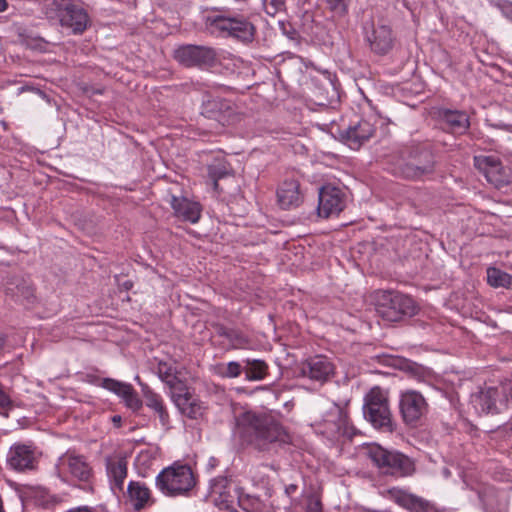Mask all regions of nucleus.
<instances>
[{"label": "nucleus", "mask_w": 512, "mask_h": 512, "mask_svg": "<svg viewBox=\"0 0 512 512\" xmlns=\"http://www.w3.org/2000/svg\"><path fill=\"white\" fill-rule=\"evenodd\" d=\"M305 512H322V502L316 494L306 497Z\"/></svg>", "instance_id": "obj_40"}, {"label": "nucleus", "mask_w": 512, "mask_h": 512, "mask_svg": "<svg viewBox=\"0 0 512 512\" xmlns=\"http://www.w3.org/2000/svg\"><path fill=\"white\" fill-rule=\"evenodd\" d=\"M202 114L224 126L234 124L238 118L235 108L231 102L226 99L208 100L203 105Z\"/></svg>", "instance_id": "obj_21"}, {"label": "nucleus", "mask_w": 512, "mask_h": 512, "mask_svg": "<svg viewBox=\"0 0 512 512\" xmlns=\"http://www.w3.org/2000/svg\"><path fill=\"white\" fill-rule=\"evenodd\" d=\"M112 422H113L115 425L119 426V425H120V423H121V416H119V415H114V416L112 417Z\"/></svg>", "instance_id": "obj_50"}, {"label": "nucleus", "mask_w": 512, "mask_h": 512, "mask_svg": "<svg viewBox=\"0 0 512 512\" xmlns=\"http://www.w3.org/2000/svg\"><path fill=\"white\" fill-rule=\"evenodd\" d=\"M368 455L382 475L403 478L411 476L415 471L414 461L400 451L373 445L369 448Z\"/></svg>", "instance_id": "obj_4"}, {"label": "nucleus", "mask_w": 512, "mask_h": 512, "mask_svg": "<svg viewBox=\"0 0 512 512\" xmlns=\"http://www.w3.org/2000/svg\"><path fill=\"white\" fill-rule=\"evenodd\" d=\"M8 8V3L6 0H0V13L6 11Z\"/></svg>", "instance_id": "obj_49"}, {"label": "nucleus", "mask_w": 512, "mask_h": 512, "mask_svg": "<svg viewBox=\"0 0 512 512\" xmlns=\"http://www.w3.org/2000/svg\"><path fill=\"white\" fill-rule=\"evenodd\" d=\"M174 59L186 68L209 69L217 62V52L213 47L195 44H182L174 49Z\"/></svg>", "instance_id": "obj_9"}, {"label": "nucleus", "mask_w": 512, "mask_h": 512, "mask_svg": "<svg viewBox=\"0 0 512 512\" xmlns=\"http://www.w3.org/2000/svg\"><path fill=\"white\" fill-rule=\"evenodd\" d=\"M129 383L120 382L112 378H103L101 387L115 393L117 396H122V391H125L129 387Z\"/></svg>", "instance_id": "obj_37"}, {"label": "nucleus", "mask_w": 512, "mask_h": 512, "mask_svg": "<svg viewBox=\"0 0 512 512\" xmlns=\"http://www.w3.org/2000/svg\"><path fill=\"white\" fill-rule=\"evenodd\" d=\"M239 507L245 512H269L270 504L257 495L238 492Z\"/></svg>", "instance_id": "obj_31"}, {"label": "nucleus", "mask_w": 512, "mask_h": 512, "mask_svg": "<svg viewBox=\"0 0 512 512\" xmlns=\"http://www.w3.org/2000/svg\"><path fill=\"white\" fill-rule=\"evenodd\" d=\"M127 495L133 509L137 512H140L147 507H151L155 503L151 490L145 483L140 481L129 482Z\"/></svg>", "instance_id": "obj_25"}, {"label": "nucleus", "mask_w": 512, "mask_h": 512, "mask_svg": "<svg viewBox=\"0 0 512 512\" xmlns=\"http://www.w3.org/2000/svg\"><path fill=\"white\" fill-rule=\"evenodd\" d=\"M243 370V361H230L227 364H219L216 366V373L222 378H237L244 373Z\"/></svg>", "instance_id": "obj_33"}, {"label": "nucleus", "mask_w": 512, "mask_h": 512, "mask_svg": "<svg viewBox=\"0 0 512 512\" xmlns=\"http://www.w3.org/2000/svg\"><path fill=\"white\" fill-rule=\"evenodd\" d=\"M13 402L9 395L0 388V414H2L5 417H8V411L12 409Z\"/></svg>", "instance_id": "obj_41"}, {"label": "nucleus", "mask_w": 512, "mask_h": 512, "mask_svg": "<svg viewBox=\"0 0 512 512\" xmlns=\"http://www.w3.org/2000/svg\"><path fill=\"white\" fill-rule=\"evenodd\" d=\"M37 463V450L32 444L14 443L6 455L7 466L17 472L34 470Z\"/></svg>", "instance_id": "obj_12"}, {"label": "nucleus", "mask_w": 512, "mask_h": 512, "mask_svg": "<svg viewBox=\"0 0 512 512\" xmlns=\"http://www.w3.org/2000/svg\"><path fill=\"white\" fill-rule=\"evenodd\" d=\"M39 94L44 95V93L41 90H37Z\"/></svg>", "instance_id": "obj_55"}, {"label": "nucleus", "mask_w": 512, "mask_h": 512, "mask_svg": "<svg viewBox=\"0 0 512 512\" xmlns=\"http://www.w3.org/2000/svg\"><path fill=\"white\" fill-rule=\"evenodd\" d=\"M170 397L182 415L194 420L203 416L205 406L188 391L187 386L181 388V392H173Z\"/></svg>", "instance_id": "obj_22"}, {"label": "nucleus", "mask_w": 512, "mask_h": 512, "mask_svg": "<svg viewBox=\"0 0 512 512\" xmlns=\"http://www.w3.org/2000/svg\"><path fill=\"white\" fill-rule=\"evenodd\" d=\"M375 311L388 322H397L412 317L417 312L415 301L408 295L392 290H377L373 294Z\"/></svg>", "instance_id": "obj_3"}, {"label": "nucleus", "mask_w": 512, "mask_h": 512, "mask_svg": "<svg viewBox=\"0 0 512 512\" xmlns=\"http://www.w3.org/2000/svg\"><path fill=\"white\" fill-rule=\"evenodd\" d=\"M399 411L405 425L419 427L429 411L424 396L416 390H406L400 394Z\"/></svg>", "instance_id": "obj_10"}, {"label": "nucleus", "mask_w": 512, "mask_h": 512, "mask_svg": "<svg viewBox=\"0 0 512 512\" xmlns=\"http://www.w3.org/2000/svg\"><path fill=\"white\" fill-rule=\"evenodd\" d=\"M106 469L113 486L122 491L127 477V460L123 457L106 458Z\"/></svg>", "instance_id": "obj_29"}, {"label": "nucleus", "mask_w": 512, "mask_h": 512, "mask_svg": "<svg viewBox=\"0 0 512 512\" xmlns=\"http://www.w3.org/2000/svg\"><path fill=\"white\" fill-rule=\"evenodd\" d=\"M0 512H4L1 502H0Z\"/></svg>", "instance_id": "obj_54"}, {"label": "nucleus", "mask_w": 512, "mask_h": 512, "mask_svg": "<svg viewBox=\"0 0 512 512\" xmlns=\"http://www.w3.org/2000/svg\"><path fill=\"white\" fill-rule=\"evenodd\" d=\"M500 9L502 14L512 22V3L509 1H504L500 5Z\"/></svg>", "instance_id": "obj_44"}, {"label": "nucleus", "mask_w": 512, "mask_h": 512, "mask_svg": "<svg viewBox=\"0 0 512 512\" xmlns=\"http://www.w3.org/2000/svg\"><path fill=\"white\" fill-rule=\"evenodd\" d=\"M436 114L442 128L452 134L463 135L470 127V118L463 110L439 108Z\"/></svg>", "instance_id": "obj_20"}, {"label": "nucleus", "mask_w": 512, "mask_h": 512, "mask_svg": "<svg viewBox=\"0 0 512 512\" xmlns=\"http://www.w3.org/2000/svg\"><path fill=\"white\" fill-rule=\"evenodd\" d=\"M344 207V193L340 188L327 184L319 189L317 212L320 217L337 216Z\"/></svg>", "instance_id": "obj_15"}, {"label": "nucleus", "mask_w": 512, "mask_h": 512, "mask_svg": "<svg viewBox=\"0 0 512 512\" xmlns=\"http://www.w3.org/2000/svg\"><path fill=\"white\" fill-rule=\"evenodd\" d=\"M508 425H509V429L512 431V415H511V418L508 422Z\"/></svg>", "instance_id": "obj_53"}, {"label": "nucleus", "mask_w": 512, "mask_h": 512, "mask_svg": "<svg viewBox=\"0 0 512 512\" xmlns=\"http://www.w3.org/2000/svg\"><path fill=\"white\" fill-rule=\"evenodd\" d=\"M365 38L373 52L387 54L393 47L392 29L386 24H371L370 30L365 27Z\"/></svg>", "instance_id": "obj_19"}, {"label": "nucleus", "mask_w": 512, "mask_h": 512, "mask_svg": "<svg viewBox=\"0 0 512 512\" xmlns=\"http://www.w3.org/2000/svg\"><path fill=\"white\" fill-rule=\"evenodd\" d=\"M45 12L52 18L53 14L59 18L62 27L68 28L73 34H82L89 25V16L82 5L69 0H46Z\"/></svg>", "instance_id": "obj_7"}, {"label": "nucleus", "mask_w": 512, "mask_h": 512, "mask_svg": "<svg viewBox=\"0 0 512 512\" xmlns=\"http://www.w3.org/2000/svg\"><path fill=\"white\" fill-rule=\"evenodd\" d=\"M297 491H298V485H296V484H289V485L285 486V490H284L285 494L290 499L294 498V496L296 495Z\"/></svg>", "instance_id": "obj_48"}, {"label": "nucleus", "mask_w": 512, "mask_h": 512, "mask_svg": "<svg viewBox=\"0 0 512 512\" xmlns=\"http://www.w3.org/2000/svg\"><path fill=\"white\" fill-rule=\"evenodd\" d=\"M437 160L428 143H413L393 151L386 158V169L395 177L423 181L434 175Z\"/></svg>", "instance_id": "obj_1"}, {"label": "nucleus", "mask_w": 512, "mask_h": 512, "mask_svg": "<svg viewBox=\"0 0 512 512\" xmlns=\"http://www.w3.org/2000/svg\"><path fill=\"white\" fill-rule=\"evenodd\" d=\"M243 369L247 381H261L268 375L269 366L262 359L246 358Z\"/></svg>", "instance_id": "obj_30"}, {"label": "nucleus", "mask_w": 512, "mask_h": 512, "mask_svg": "<svg viewBox=\"0 0 512 512\" xmlns=\"http://www.w3.org/2000/svg\"><path fill=\"white\" fill-rule=\"evenodd\" d=\"M121 398L123 399L125 405L133 411H138L143 405L142 400L138 396L137 392L133 389L131 384L125 391H122Z\"/></svg>", "instance_id": "obj_36"}, {"label": "nucleus", "mask_w": 512, "mask_h": 512, "mask_svg": "<svg viewBox=\"0 0 512 512\" xmlns=\"http://www.w3.org/2000/svg\"><path fill=\"white\" fill-rule=\"evenodd\" d=\"M4 344H5V337L2 334H0V351L3 349Z\"/></svg>", "instance_id": "obj_51"}, {"label": "nucleus", "mask_w": 512, "mask_h": 512, "mask_svg": "<svg viewBox=\"0 0 512 512\" xmlns=\"http://www.w3.org/2000/svg\"><path fill=\"white\" fill-rule=\"evenodd\" d=\"M123 286L126 290H129L131 287H132V282L131 281H125L123 283Z\"/></svg>", "instance_id": "obj_52"}, {"label": "nucleus", "mask_w": 512, "mask_h": 512, "mask_svg": "<svg viewBox=\"0 0 512 512\" xmlns=\"http://www.w3.org/2000/svg\"><path fill=\"white\" fill-rule=\"evenodd\" d=\"M300 371L303 376L324 383L334 374V365L326 356L316 355L305 360Z\"/></svg>", "instance_id": "obj_18"}, {"label": "nucleus", "mask_w": 512, "mask_h": 512, "mask_svg": "<svg viewBox=\"0 0 512 512\" xmlns=\"http://www.w3.org/2000/svg\"><path fill=\"white\" fill-rule=\"evenodd\" d=\"M242 438L259 452H276L279 447L291 442L283 426L266 415L248 411L238 419Z\"/></svg>", "instance_id": "obj_2"}, {"label": "nucleus", "mask_w": 512, "mask_h": 512, "mask_svg": "<svg viewBox=\"0 0 512 512\" xmlns=\"http://www.w3.org/2000/svg\"><path fill=\"white\" fill-rule=\"evenodd\" d=\"M388 498L408 512H438L431 501L398 487L390 488Z\"/></svg>", "instance_id": "obj_16"}, {"label": "nucleus", "mask_w": 512, "mask_h": 512, "mask_svg": "<svg viewBox=\"0 0 512 512\" xmlns=\"http://www.w3.org/2000/svg\"><path fill=\"white\" fill-rule=\"evenodd\" d=\"M265 11L268 15L274 16L286 9V0H263Z\"/></svg>", "instance_id": "obj_39"}, {"label": "nucleus", "mask_w": 512, "mask_h": 512, "mask_svg": "<svg viewBox=\"0 0 512 512\" xmlns=\"http://www.w3.org/2000/svg\"><path fill=\"white\" fill-rule=\"evenodd\" d=\"M171 206L175 214L185 221L196 223L200 218V206L198 203L188 200L187 198H179L173 196Z\"/></svg>", "instance_id": "obj_28"}, {"label": "nucleus", "mask_w": 512, "mask_h": 512, "mask_svg": "<svg viewBox=\"0 0 512 512\" xmlns=\"http://www.w3.org/2000/svg\"><path fill=\"white\" fill-rule=\"evenodd\" d=\"M508 396L504 388L487 387L473 395L472 403L477 411L485 414H497L506 406Z\"/></svg>", "instance_id": "obj_17"}, {"label": "nucleus", "mask_w": 512, "mask_h": 512, "mask_svg": "<svg viewBox=\"0 0 512 512\" xmlns=\"http://www.w3.org/2000/svg\"><path fill=\"white\" fill-rule=\"evenodd\" d=\"M227 479L221 478L219 480H216L212 486L214 493L222 494L221 488H224L226 486Z\"/></svg>", "instance_id": "obj_46"}, {"label": "nucleus", "mask_w": 512, "mask_h": 512, "mask_svg": "<svg viewBox=\"0 0 512 512\" xmlns=\"http://www.w3.org/2000/svg\"><path fill=\"white\" fill-rule=\"evenodd\" d=\"M316 429L330 441H339L342 437L352 438L353 428L349 426L347 412L338 404L332 403L324 413Z\"/></svg>", "instance_id": "obj_8"}, {"label": "nucleus", "mask_w": 512, "mask_h": 512, "mask_svg": "<svg viewBox=\"0 0 512 512\" xmlns=\"http://www.w3.org/2000/svg\"><path fill=\"white\" fill-rule=\"evenodd\" d=\"M155 372L160 380L169 387L170 395H172L173 392H181V388L186 386L178 376L179 372L175 362L159 360L157 361Z\"/></svg>", "instance_id": "obj_26"}, {"label": "nucleus", "mask_w": 512, "mask_h": 512, "mask_svg": "<svg viewBox=\"0 0 512 512\" xmlns=\"http://www.w3.org/2000/svg\"><path fill=\"white\" fill-rule=\"evenodd\" d=\"M487 282L490 286L512 289V275L498 268L489 267L487 269Z\"/></svg>", "instance_id": "obj_32"}, {"label": "nucleus", "mask_w": 512, "mask_h": 512, "mask_svg": "<svg viewBox=\"0 0 512 512\" xmlns=\"http://www.w3.org/2000/svg\"><path fill=\"white\" fill-rule=\"evenodd\" d=\"M211 25L243 42H251L254 39L255 27L244 17L216 16L212 19Z\"/></svg>", "instance_id": "obj_13"}, {"label": "nucleus", "mask_w": 512, "mask_h": 512, "mask_svg": "<svg viewBox=\"0 0 512 512\" xmlns=\"http://www.w3.org/2000/svg\"><path fill=\"white\" fill-rule=\"evenodd\" d=\"M474 166L484 175L486 180L497 189L512 183L511 168L504 166L501 160L496 156H474Z\"/></svg>", "instance_id": "obj_11"}, {"label": "nucleus", "mask_w": 512, "mask_h": 512, "mask_svg": "<svg viewBox=\"0 0 512 512\" xmlns=\"http://www.w3.org/2000/svg\"><path fill=\"white\" fill-rule=\"evenodd\" d=\"M66 512H98L96 507L91 506H77L70 508Z\"/></svg>", "instance_id": "obj_47"}, {"label": "nucleus", "mask_w": 512, "mask_h": 512, "mask_svg": "<svg viewBox=\"0 0 512 512\" xmlns=\"http://www.w3.org/2000/svg\"><path fill=\"white\" fill-rule=\"evenodd\" d=\"M279 27L282 31V33L287 36L290 40H296L297 39V31L292 27L290 23L285 22H279Z\"/></svg>", "instance_id": "obj_43"}, {"label": "nucleus", "mask_w": 512, "mask_h": 512, "mask_svg": "<svg viewBox=\"0 0 512 512\" xmlns=\"http://www.w3.org/2000/svg\"><path fill=\"white\" fill-rule=\"evenodd\" d=\"M195 483L192 469L183 464H173L164 468L155 479L156 488L169 497L187 494Z\"/></svg>", "instance_id": "obj_6"}, {"label": "nucleus", "mask_w": 512, "mask_h": 512, "mask_svg": "<svg viewBox=\"0 0 512 512\" xmlns=\"http://www.w3.org/2000/svg\"><path fill=\"white\" fill-rule=\"evenodd\" d=\"M327 9L338 18L348 15L350 0H323Z\"/></svg>", "instance_id": "obj_35"}, {"label": "nucleus", "mask_w": 512, "mask_h": 512, "mask_svg": "<svg viewBox=\"0 0 512 512\" xmlns=\"http://www.w3.org/2000/svg\"><path fill=\"white\" fill-rule=\"evenodd\" d=\"M230 175L228 167L224 163L210 165L208 167V176L212 180L214 191L220 193L219 180Z\"/></svg>", "instance_id": "obj_34"}, {"label": "nucleus", "mask_w": 512, "mask_h": 512, "mask_svg": "<svg viewBox=\"0 0 512 512\" xmlns=\"http://www.w3.org/2000/svg\"><path fill=\"white\" fill-rule=\"evenodd\" d=\"M227 340L234 348H242L249 343V338L236 328L230 329Z\"/></svg>", "instance_id": "obj_38"}, {"label": "nucleus", "mask_w": 512, "mask_h": 512, "mask_svg": "<svg viewBox=\"0 0 512 512\" xmlns=\"http://www.w3.org/2000/svg\"><path fill=\"white\" fill-rule=\"evenodd\" d=\"M376 129L367 119H360L346 128H338L340 141L353 150H358L365 142L373 137Z\"/></svg>", "instance_id": "obj_14"}, {"label": "nucleus", "mask_w": 512, "mask_h": 512, "mask_svg": "<svg viewBox=\"0 0 512 512\" xmlns=\"http://www.w3.org/2000/svg\"><path fill=\"white\" fill-rule=\"evenodd\" d=\"M277 199L282 209H292L303 202V194L297 180L284 181L277 190Z\"/></svg>", "instance_id": "obj_24"}, {"label": "nucleus", "mask_w": 512, "mask_h": 512, "mask_svg": "<svg viewBox=\"0 0 512 512\" xmlns=\"http://www.w3.org/2000/svg\"><path fill=\"white\" fill-rule=\"evenodd\" d=\"M136 379L141 386L146 406L158 415L162 426H167L169 424V414L162 396L154 392L147 384L142 383L139 376H137Z\"/></svg>", "instance_id": "obj_27"}, {"label": "nucleus", "mask_w": 512, "mask_h": 512, "mask_svg": "<svg viewBox=\"0 0 512 512\" xmlns=\"http://www.w3.org/2000/svg\"><path fill=\"white\" fill-rule=\"evenodd\" d=\"M215 329H216V333H217L218 336L224 337V338L227 339L229 331H230L231 328L226 327L223 324H216L215 325Z\"/></svg>", "instance_id": "obj_45"}, {"label": "nucleus", "mask_w": 512, "mask_h": 512, "mask_svg": "<svg viewBox=\"0 0 512 512\" xmlns=\"http://www.w3.org/2000/svg\"><path fill=\"white\" fill-rule=\"evenodd\" d=\"M58 466L66 469L70 475L82 482L88 483L92 477V468L84 456L66 452L58 460Z\"/></svg>", "instance_id": "obj_23"}, {"label": "nucleus", "mask_w": 512, "mask_h": 512, "mask_svg": "<svg viewBox=\"0 0 512 512\" xmlns=\"http://www.w3.org/2000/svg\"><path fill=\"white\" fill-rule=\"evenodd\" d=\"M363 415L375 429L390 433L396 429L388 397L379 387H373L365 395Z\"/></svg>", "instance_id": "obj_5"}, {"label": "nucleus", "mask_w": 512, "mask_h": 512, "mask_svg": "<svg viewBox=\"0 0 512 512\" xmlns=\"http://www.w3.org/2000/svg\"><path fill=\"white\" fill-rule=\"evenodd\" d=\"M16 289H17L16 294L18 296L23 297L28 302H30L31 299L34 297V290H33V288L30 285H28L27 283H25V282L17 285Z\"/></svg>", "instance_id": "obj_42"}]
</instances>
